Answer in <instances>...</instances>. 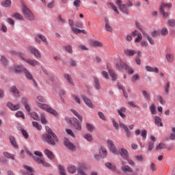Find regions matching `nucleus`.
<instances>
[{
    "label": "nucleus",
    "instance_id": "obj_13",
    "mask_svg": "<svg viewBox=\"0 0 175 175\" xmlns=\"http://www.w3.org/2000/svg\"><path fill=\"white\" fill-rule=\"evenodd\" d=\"M23 73H25V76L28 80H32L34 85L38 87V83H36V81L33 79V76H32V74H31L27 68L23 69Z\"/></svg>",
    "mask_w": 175,
    "mask_h": 175
},
{
    "label": "nucleus",
    "instance_id": "obj_54",
    "mask_svg": "<svg viewBox=\"0 0 175 175\" xmlns=\"http://www.w3.org/2000/svg\"><path fill=\"white\" fill-rule=\"evenodd\" d=\"M169 33V30H167V28L163 27L161 30V35H163V36H165V35H167Z\"/></svg>",
    "mask_w": 175,
    "mask_h": 175
},
{
    "label": "nucleus",
    "instance_id": "obj_62",
    "mask_svg": "<svg viewBox=\"0 0 175 175\" xmlns=\"http://www.w3.org/2000/svg\"><path fill=\"white\" fill-rule=\"evenodd\" d=\"M167 24H168V25H170V27H175V20L174 19L169 20L167 22Z\"/></svg>",
    "mask_w": 175,
    "mask_h": 175
},
{
    "label": "nucleus",
    "instance_id": "obj_3",
    "mask_svg": "<svg viewBox=\"0 0 175 175\" xmlns=\"http://www.w3.org/2000/svg\"><path fill=\"white\" fill-rule=\"evenodd\" d=\"M116 68L120 72H123L124 70H125L129 73V75H133V69H132V68L129 67V66H128L126 64H125V62L122 61H120L116 63Z\"/></svg>",
    "mask_w": 175,
    "mask_h": 175
},
{
    "label": "nucleus",
    "instance_id": "obj_46",
    "mask_svg": "<svg viewBox=\"0 0 175 175\" xmlns=\"http://www.w3.org/2000/svg\"><path fill=\"white\" fill-rule=\"evenodd\" d=\"M109 8H111V9L117 14H120V11L117 9V7L114 5L113 3H109Z\"/></svg>",
    "mask_w": 175,
    "mask_h": 175
},
{
    "label": "nucleus",
    "instance_id": "obj_27",
    "mask_svg": "<svg viewBox=\"0 0 175 175\" xmlns=\"http://www.w3.org/2000/svg\"><path fill=\"white\" fill-rule=\"evenodd\" d=\"M10 142L13 147L14 148H18V144H17V142H16V138L13 136H10Z\"/></svg>",
    "mask_w": 175,
    "mask_h": 175
},
{
    "label": "nucleus",
    "instance_id": "obj_57",
    "mask_svg": "<svg viewBox=\"0 0 175 175\" xmlns=\"http://www.w3.org/2000/svg\"><path fill=\"white\" fill-rule=\"evenodd\" d=\"M86 128L89 132H92V131H94V126L90 123H86Z\"/></svg>",
    "mask_w": 175,
    "mask_h": 175
},
{
    "label": "nucleus",
    "instance_id": "obj_32",
    "mask_svg": "<svg viewBox=\"0 0 175 175\" xmlns=\"http://www.w3.org/2000/svg\"><path fill=\"white\" fill-rule=\"evenodd\" d=\"M10 92H12V94H14V95H15L16 96H17V95L20 94V91L18 90V89H17L16 86L11 87L10 89Z\"/></svg>",
    "mask_w": 175,
    "mask_h": 175
},
{
    "label": "nucleus",
    "instance_id": "obj_9",
    "mask_svg": "<svg viewBox=\"0 0 175 175\" xmlns=\"http://www.w3.org/2000/svg\"><path fill=\"white\" fill-rule=\"evenodd\" d=\"M70 124L74 126L75 129L80 131H81V123L79 122V120L76 118L70 119Z\"/></svg>",
    "mask_w": 175,
    "mask_h": 175
},
{
    "label": "nucleus",
    "instance_id": "obj_48",
    "mask_svg": "<svg viewBox=\"0 0 175 175\" xmlns=\"http://www.w3.org/2000/svg\"><path fill=\"white\" fill-rule=\"evenodd\" d=\"M105 166L110 169L111 170H116V165L111 164V163H106Z\"/></svg>",
    "mask_w": 175,
    "mask_h": 175
},
{
    "label": "nucleus",
    "instance_id": "obj_34",
    "mask_svg": "<svg viewBox=\"0 0 175 175\" xmlns=\"http://www.w3.org/2000/svg\"><path fill=\"white\" fill-rule=\"evenodd\" d=\"M44 154L49 159H54V154L51 151L49 150V149L44 150Z\"/></svg>",
    "mask_w": 175,
    "mask_h": 175
},
{
    "label": "nucleus",
    "instance_id": "obj_12",
    "mask_svg": "<svg viewBox=\"0 0 175 175\" xmlns=\"http://www.w3.org/2000/svg\"><path fill=\"white\" fill-rule=\"evenodd\" d=\"M131 36L133 38H135V43H139V42H142V40L143 39V36L142 35V33L139 32L137 30H135L131 33Z\"/></svg>",
    "mask_w": 175,
    "mask_h": 175
},
{
    "label": "nucleus",
    "instance_id": "obj_30",
    "mask_svg": "<svg viewBox=\"0 0 175 175\" xmlns=\"http://www.w3.org/2000/svg\"><path fill=\"white\" fill-rule=\"evenodd\" d=\"M74 24H75V22H73V20L72 19L68 20V25H70L72 32H77L79 30L77 29V27H75Z\"/></svg>",
    "mask_w": 175,
    "mask_h": 175
},
{
    "label": "nucleus",
    "instance_id": "obj_20",
    "mask_svg": "<svg viewBox=\"0 0 175 175\" xmlns=\"http://www.w3.org/2000/svg\"><path fill=\"white\" fill-rule=\"evenodd\" d=\"M64 146L67 147V148H69V150H73L75 148H76V146L75 144H72L70 141L68 139H65L64 140Z\"/></svg>",
    "mask_w": 175,
    "mask_h": 175
},
{
    "label": "nucleus",
    "instance_id": "obj_45",
    "mask_svg": "<svg viewBox=\"0 0 175 175\" xmlns=\"http://www.w3.org/2000/svg\"><path fill=\"white\" fill-rule=\"evenodd\" d=\"M16 117H17L18 118H20V117L21 118H23V120H25V116L24 115V113H23V111H18L16 113Z\"/></svg>",
    "mask_w": 175,
    "mask_h": 175
},
{
    "label": "nucleus",
    "instance_id": "obj_44",
    "mask_svg": "<svg viewBox=\"0 0 175 175\" xmlns=\"http://www.w3.org/2000/svg\"><path fill=\"white\" fill-rule=\"evenodd\" d=\"M40 121L42 124H44V125L47 124V120L46 119V115H44V113H42L40 115Z\"/></svg>",
    "mask_w": 175,
    "mask_h": 175
},
{
    "label": "nucleus",
    "instance_id": "obj_59",
    "mask_svg": "<svg viewBox=\"0 0 175 175\" xmlns=\"http://www.w3.org/2000/svg\"><path fill=\"white\" fill-rule=\"evenodd\" d=\"M137 80H140V77H139V75H137V74L134 75L132 77V81L133 83H136L137 81Z\"/></svg>",
    "mask_w": 175,
    "mask_h": 175
},
{
    "label": "nucleus",
    "instance_id": "obj_26",
    "mask_svg": "<svg viewBox=\"0 0 175 175\" xmlns=\"http://www.w3.org/2000/svg\"><path fill=\"white\" fill-rule=\"evenodd\" d=\"M146 69L147 72H154V73H159V68H158V67L154 68L150 66H146Z\"/></svg>",
    "mask_w": 175,
    "mask_h": 175
},
{
    "label": "nucleus",
    "instance_id": "obj_21",
    "mask_svg": "<svg viewBox=\"0 0 175 175\" xmlns=\"http://www.w3.org/2000/svg\"><path fill=\"white\" fill-rule=\"evenodd\" d=\"M104 20H105V28L106 31H108V32H113V27L110 26V23H109V18L107 17H105Z\"/></svg>",
    "mask_w": 175,
    "mask_h": 175
},
{
    "label": "nucleus",
    "instance_id": "obj_53",
    "mask_svg": "<svg viewBox=\"0 0 175 175\" xmlns=\"http://www.w3.org/2000/svg\"><path fill=\"white\" fill-rule=\"evenodd\" d=\"M12 17H14L17 20H24V17L23 16V15L18 13L14 14V15H12Z\"/></svg>",
    "mask_w": 175,
    "mask_h": 175
},
{
    "label": "nucleus",
    "instance_id": "obj_19",
    "mask_svg": "<svg viewBox=\"0 0 175 175\" xmlns=\"http://www.w3.org/2000/svg\"><path fill=\"white\" fill-rule=\"evenodd\" d=\"M90 46L93 47H103V44L100 41L92 40L90 41Z\"/></svg>",
    "mask_w": 175,
    "mask_h": 175
},
{
    "label": "nucleus",
    "instance_id": "obj_36",
    "mask_svg": "<svg viewBox=\"0 0 175 175\" xmlns=\"http://www.w3.org/2000/svg\"><path fill=\"white\" fill-rule=\"evenodd\" d=\"M2 6L4 8H10L12 5V1L10 0H4V1L1 2Z\"/></svg>",
    "mask_w": 175,
    "mask_h": 175
},
{
    "label": "nucleus",
    "instance_id": "obj_55",
    "mask_svg": "<svg viewBox=\"0 0 175 175\" xmlns=\"http://www.w3.org/2000/svg\"><path fill=\"white\" fill-rule=\"evenodd\" d=\"M59 170L61 175H66V171H65V168L62 165L59 166Z\"/></svg>",
    "mask_w": 175,
    "mask_h": 175
},
{
    "label": "nucleus",
    "instance_id": "obj_31",
    "mask_svg": "<svg viewBox=\"0 0 175 175\" xmlns=\"http://www.w3.org/2000/svg\"><path fill=\"white\" fill-rule=\"evenodd\" d=\"M142 33L145 38H146L147 40H148L150 44H155V42H154V40L150 37V36L148 33H146V32L142 31Z\"/></svg>",
    "mask_w": 175,
    "mask_h": 175
},
{
    "label": "nucleus",
    "instance_id": "obj_8",
    "mask_svg": "<svg viewBox=\"0 0 175 175\" xmlns=\"http://www.w3.org/2000/svg\"><path fill=\"white\" fill-rule=\"evenodd\" d=\"M21 58H22L23 61L26 62V64H28V65H30L31 66H38V65H40V63L39 61L36 59H31L28 58L24 57V54L21 53Z\"/></svg>",
    "mask_w": 175,
    "mask_h": 175
},
{
    "label": "nucleus",
    "instance_id": "obj_16",
    "mask_svg": "<svg viewBox=\"0 0 175 175\" xmlns=\"http://www.w3.org/2000/svg\"><path fill=\"white\" fill-rule=\"evenodd\" d=\"M23 169H25L22 170V173L23 175H33L32 167L28 165H23Z\"/></svg>",
    "mask_w": 175,
    "mask_h": 175
},
{
    "label": "nucleus",
    "instance_id": "obj_49",
    "mask_svg": "<svg viewBox=\"0 0 175 175\" xmlns=\"http://www.w3.org/2000/svg\"><path fill=\"white\" fill-rule=\"evenodd\" d=\"M0 61L4 66H6L8 65V59H6V57L5 56H1Z\"/></svg>",
    "mask_w": 175,
    "mask_h": 175
},
{
    "label": "nucleus",
    "instance_id": "obj_58",
    "mask_svg": "<svg viewBox=\"0 0 175 175\" xmlns=\"http://www.w3.org/2000/svg\"><path fill=\"white\" fill-rule=\"evenodd\" d=\"M163 148H166V146H165V144H163V143L159 144L156 147V150H163Z\"/></svg>",
    "mask_w": 175,
    "mask_h": 175
},
{
    "label": "nucleus",
    "instance_id": "obj_15",
    "mask_svg": "<svg viewBox=\"0 0 175 175\" xmlns=\"http://www.w3.org/2000/svg\"><path fill=\"white\" fill-rule=\"evenodd\" d=\"M118 154H120L124 159H128L129 158V152L124 148H119Z\"/></svg>",
    "mask_w": 175,
    "mask_h": 175
},
{
    "label": "nucleus",
    "instance_id": "obj_6",
    "mask_svg": "<svg viewBox=\"0 0 175 175\" xmlns=\"http://www.w3.org/2000/svg\"><path fill=\"white\" fill-rule=\"evenodd\" d=\"M22 12H23V16L27 20L32 21V20L34 19L33 14L31 12V10L29 8H27L26 5H23Z\"/></svg>",
    "mask_w": 175,
    "mask_h": 175
},
{
    "label": "nucleus",
    "instance_id": "obj_41",
    "mask_svg": "<svg viewBox=\"0 0 175 175\" xmlns=\"http://www.w3.org/2000/svg\"><path fill=\"white\" fill-rule=\"evenodd\" d=\"M84 139L87 140L88 142H92L94 140V138L92 137V135L90 133H86L83 135Z\"/></svg>",
    "mask_w": 175,
    "mask_h": 175
},
{
    "label": "nucleus",
    "instance_id": "obj_51",
    "mask_svg": "<svg viewBox=\"0 0 175 175\" xmlns=\"http://www.w3.org/2000/svg\"><path fill=\"white\" fill-rule=\"evenodd\" d=\"M150 170L152 173H154V172H157V166L155 165V163H150Z\"/></svg>",
    "mask_w": 175,
    "mask_h": 175
},
{
    "label": "nucleus",
    "instance_id": "obj_33",
    "mask_svg": "<svg viewBox=\"0 0 175 175\" xmlns=\"http://www.w3.org/2000/svg\"><path fill=\"white\" fill-rule=\"evenodd\" d=\"M64 79L68 81V83H69V84H71V85H75V83H73L72 77H70L69 74L64 75Z\"/></svg>",
    "mask_w": 175,
    "mask_h": 175
},
{
    "label": "nucleus",
    "instance_id": "obj_60",
    "mask_svg": "<svg viewBox=\"0 0 175 175\" xmlns=\"http://www.w3.org/2000/svg\"><path fill=\"white\" fill-rule=\"evenodd\" d=\"M141 136L143 137V140L147 139V131L143 130L141 131Z\"/></svg>",
    "mask_w": 175,
    "mask_h": 175
},
{
    "label": "nucleus",
    "instance_id": "obj_50",
    "mask_svg": "<svg viewBox=\"0 0 175 175\" xmlns=\"http://www.w3.org/2000/svg\"><path fill=\"white\" fill-rule=\"evenodd\" d=\"M64 50L67 51L69 54H72L73 53V49H72V46L67 45L64 47Z\"/></svg>",
    "mask_w": 175,
    "mask_h": 175
},
{
    "label": "nucleus",
    "instance_id": "obj_4",
    "mask_svg": "<svg viewBox=\"0 0 175 175\" xmlns=\"http://www.w3.org/2000/svg\"><path fill=\"white\" fill-rule=\"evenodd\" d=\"M37 105L40 109H42V110H45L47 113H49L50 114H52V116H54V117H58L59 114L55 109L51 108L47 104H43L40 103H37Z\"/></svg>",
    "mask_w": 175,
    "mask_h": 175
},
{
    "label": "nucleus",
    "instance_id": "obj_63",
    "mask_svg": "<svg viewBox=\"0 0 175 175\" xmlns=\"http://www.w3.org/2000/svg\"><path fill=\"white\" fill-rule=\"evenodd\" d=\"M150 110L152 114H156L154 104L151 105V106L150 107Z\"/></svg>",
    "mask_w": 175,
    "mask_h": 175
},
{
    "label": "nucleus",
    "instance_id": "obj_18",
    "mask_svg": "<svg viewBox=\"0 0 175 175\" xmlns=\"http://www.w3.org/2000/svg\"><path fill=\"white\" fill-rule=\"evenodd\" d=\"M24 68L21 66H14L11 68L12 72H14V73H21L22 72H24Z\"/></svg>",
    "mask_w": 175,
    "mask_h": 175
},
{
    "label": "nucleus",
    "instance_id": "obj_52",
    "mask_svg": "<svg viewBox=\"0 0 175 175\" xmlns=\"http://www.w3.org/2000/svg\"><path fill=\"white\" fill-rule=\"evenodd\" d=\"M170 88V82H167L165 83V86L164 87L166 95L169 94Z\"/></svg>",
    "mask_w": 175,
    "mask_h": 175
},
{
    "label": "nucleus",
    "instance_id": "obj_28",
    "mask_svg": "<svg viewBox=\"0 0 175 175\" xmlns=\"http://www.w3.org/2000/svg\"><path fill=\"white\" fill-rule=\"evenodd\" d=\"M126 112V107H121L120 109L118 110V113L122 118H125L126 117L124 113Z\"/></svg>",
    "mask_w": 175,
    "mask_h": 175
},
{
    "label": "nucleus",
    "instance_id": "obj_22",
    "mask_svg": "<svg viewBox=\"0 0 175 175\" xmlns=\"http://www.w3.org/2000/svg\"><path fill=\"white\" fill-rule=\"evenodd\" d=\"M7 106L12 111H16V110H18L20 109V104H17L14 105L11 102H8L7 103Z\"/></svg>",
    "mask_w": 175,
    "mask_h": 175
},
{
    "label": "nucleus",
    "instance_id": "obj_14",
    "mask_svg": "<svg viewBox=\"0 0 175 175\" xmlns=\"http://www.w3.org/2000/svg\"><path fill=\"white\" fill-rule=\"evenodd\" d=\"M119 125L120 128H122V129L124 130L126 137L129 138L131 136H132V132L129 131V129L126 125L122 122H119Z\"/></svg>",
    "mask_w": 175,
    "mask_h": 175
},
{
    "label": "nucleus",
    "instance_id": "obj_37",
    "mask_svg": "<svg viewBox=\"0 0 175 175\" xmlns=\"http://www.w3.org/2000/svg\"><path fill=\"white\" fill-rule=\"evenodd\" d=\"M70 111H72L74 116H76V117H77L79 121H83V117L78 112H77L76 110L70 109Z\"/></svg>",
    "mask_w": 175,
    "mask_h": 175
},
{
    "label": "nucleus",
    "instance_id": "obj_10",
    "mask_svg": "<svg viewBox=\"0 0 175 175\" xmlns=\"http://www.w3.org/2000/svg\"><path fill=\"white\" fill-rule=\"evenodd\" d=\"M116 3L122 13H124V14H128V13H129L126 5L122 4V1L121 0H117Z\"/></svg>",
    "mask_w": 175,
    "mask_h": 175
},
{
    "label": "nucleus",
    "instance_id": "obj_29",
    "mask_svg": "<svg viewBox=\"0 0 175 175\" xmlns=\"http://www.w3.org/2000/svg\"><path fill=\"white\" fill-rule=\"evenodd\" d=\"M154 124L157 125V126H163V123H162V119H161L159 116L154 117Z\"/></svg>",
    "mask_w": 175,
    "mask_h": 175
},
{
    "label": "nucleus",
    "instance_id": "obj_17",
    "mask_svg": "<svg viewBox=\"0 0 175 175\" xmlns=\"http://www.w3.org/2000/svg\"><path fill=\"white\" fill-rule=\"evenodd\" d=\"M93 83L95 90H96L97 91L102 90V85H100V81H99V79L98 77H93Z\"/></svg>",
    "mask_w": 175,
    "mask_h": 175
},
{
    "label": "nucleus",
    "instance_id": "obj_43",
    "mask_svg": "<svg viewBox=\"0 0 175 175\" xmlns=\"http://www.w3.org/2000/svg\"><path fill=\"white\" fill-rule=\"evenodd\" d=\"M38 37L39 38V39H40V40H42V42L44 43V44H49V42H47V39L42 34H38Z\"/></svg>",
    "mask_w": 175,
    "mask_h": 175
},
{
    "label": "nucleus",
    "instance_id": "obj_40",
    "mask_svg": "<svg viewBox=\"0 0 175 175\" xmlns=\"http://www.w3.org/2000/svg\"><path fill=\"white\" fill-rule=\"evenodd\" d=\"M142 95L146 100H150L151 99V96H150V94L146 90H142Z\"/></svg>",
    "mask_w": 175,
    "mask_h": 175
},
{
    "label": "nucleus",
    "instance_id": "obj_25",
    "mask_svg": "<svg viewBox=\"0 0 175 175\" xmlns=\"http://www.w3.org/2000/svg\"><path fill=\"white\" fill-rule=\"evenodd\" d=\"M165 58L167 62H173L174 61V54L168 53L165 55Z\"/></svg>",
    "mask_w": 175,
    "mask_h": 175
},
{
    "label": "nucleus",
    "instance_id": "obj_47",
    "mask_svg": "<svg viewBox=\"0 0 175 175\" xmlns=\"http://www.w3.org/2000/svg\"><path fill=\"white\" fill-rule=\"evenodd\" d=\"M32 125L33 126H34V128H36V129H38V131H42V125L39 124L38 122H33Z\"/></svg>",
    "mask_w": 175,
    "mask_h": 175
},
{
    "label": "nucleus",
    "instance_id": "obj_39",
    "mask_svg": "<svg viewBox=\"0 0 175 175\" xmlns=\"http://www.w3.org/2000/svg\"><path fill=\"white\" fill-rule=\"evenodd\" d=\"M68 173H71L72 174L76 173V167L75 165H69L67 168Z\"/></svg>",
    "mask_w": 175,
    "mask_h": 175
},
{
    "label": "nucleus",
    "instance_id": "obj_2",
    "mask_svg": "<svg viewBox=\"0 0 175 175\" xmlns=\"http://www.w3.org/2000/svg\"><path fill=\"white\" fill-rule=\"evenodd\" d=\"M46 131L48 132L45 135H43L44 140L47 142L48 144H52L54 146L56 142H58V137L55 133H52L51 129L50 127L46 128Z\"/></svg>",
    "mask_w": 175,
    "mask_h": 175
},
{
    "label": "nucleus",
    "instance_id": "obj_7",
    "mask_svg": "<svg viewBox=\"0 0 175 175\" xmlns=\"http://www.w3.org/2000/svg\"><path fill=\"white\" fill-rule=\"evenodd\" d=\"M107 144L108 146V148L112 154L114 155H118V149H117V147H116V145L114 144V142L111 139L107 140Z\"/></svg>",
    "mask_w": 175,
    "mask_h": 175
},
{
    "label": "nucleus",
    "instance_id": "obj_5",
    "mask_svg": "<svg viewBox=\"0 0 175 175\" xmlns=\"http://www.w3.org/2000/svg\"><path fill=\"white\" fill-rule=\"evenodd\" d=\"M166 8H167V9H170V8H172V3H163L161 4L160 7V13L163 16V17H164V18H167L169 17V12L165 11V9H166Z\"/></svg>",
    "mask_w": 175,
    "mask_h": 175
},
{
    "label": "nucleus",
    "instance_id": "obj_64",
    "mask_svg": "<svg viewBox=\"0 0 175 175\" xmlns=\"http://www.w3.org/2000/svg\"><path fill=\"white\" fill-rule=\"evenodd\" d=\"M172 129L173 133L171 134L170 139L172 140H175V127H172Z\"/></svg>",
    "mask_w": 175,
    "mask_h": 175
},
{
    "label": "nucleus",
    "instance_id": "obj_38",
    "mask_svg": "<svg viewBox=\"0 0 175 175\" xmlns=\"http://www.w3.org/2000/svg\"><path fill=\"white\" fill-rule=\"evenodd\" d=\"M3 155L5 158H8V159H12V161H14V155L9 153L8 152H4Z\"/></svg>",
    "mask_w": 175,
    "mask_h": 175
},
{
    "label": "nucleus",
    "instance_id": "obj_61",
    "mask_svg": "<svg viewBox=\"0 0 175 175\" xmlns=\"http://www.w3.org/2000/svg\"><path fill=\"white\" fill-rule=\"evenodd\" d=\"M21 132H22V135H23V136H24L25 139H28L29 135H28V133L27 132V131H25V129H22Z\"/></svg>",
    "mask_w": 175,
    "mask_h": 175
},
{
    "label": "nucleus",
    "instance_id": "obj_56",
    "mask_svg": "<svg viewBox=\"0 0 175 175\" xmlns=\"http://www.w3.org/2000/svg\"><path fill=\"white\" fill-rule=\"evenodd\" d=\"M66 132L68 135H70L72 137H76V135H75V133H73V131L72 129H66Z\"/></svg>",
    "mask_w": 175,
    "mask_h": 175
},
{
    "label": "nucleus",
    "instance_id": "obj_35",
    "mask_svg": "<svg viewBox=\"0 0 175 175\" xmlns=\"http://www.w3.org/2000/svg\"><path fill=\"white\" fill-rule=\"evenodd\" d=\"M109 76L111 77L113 81H114L116 80V79H117V75H116V72H114V70H113L111 69H109Z\"/></svg>",
    "mask_w": 175,
    "mask_h": 175
},
{
    "label": "nucleus",
    "instance_id": "obj_24",
    "mask_svg": "<svg viewBox=\"0 0 175 175\" xmlns=\"http://www.w3.org/2000/svg\"><path fill=\"white\" fill-rule=\"evenodd\" d=\"M99 154L100 158H106L107 157V150L105 148H100L99 149Z\"/></svg>",
    "mask_w": 175,
    "mask_h": 175
},
{
    "label": "nucleus",
    "instance_id": "obj_1",
    "mask_svg": "<svg viewBox=\"0 0 175 175\" xmlns=\"http://www.w3.org/2000/svg\"><path fill=\"white\" fill-rule=\"evenodd\" d=\"M26 154H27V155L33 159L34 161L38 163H41L45 167H50V164L44 161V159L43 158V154L42 153V152L36 151L33 155L32 154L31 151L26 150Z\"/></svg>",
    "mask_w": 175,
    "mask_h": 175
},
{
    "label": "nucleus",
    "instance_id": "obj_11",
    "mask_svg": "<svg viewBox=\"0 0 175 175\" xmlns=\"http://www.w3.org/2000/svg\"><path fill=\"white\" fill-rule=\"evenodd\" d=\"M27 50L31 54H33L36 58H42V54L40 53V51H39V49L33 46H29Z\"/></svg>",
    "mask_w": 175,
    "mask_h": 175
},
{
    "label": "nucleus",
    "instance_id": "obj_42",
    "mask_svg": "<svg viewBox=\"0 0 175 175\" xmlns=\"http://www.w3.org/2000/svg\"><path fill=\"white\" fill-rule=\"evenodd\" d=\"M136 51L133 50V49H128L126 51H125V54L126 55H129V56H132V55H135V54H136Z\"/></svg>",
    "mask_w": 175,
    "mask_h": 175
},
{
    "label": "nucleus",
    "instance_id": "obj_23",
    "mask_svg": "<svg viewBox=\"0 0 175 175\" xmlns=\"http://www.w3.org/2000/svg\"><path fill=\"white\" fill-rule=\"evenodd\" d=\"M83 99L85 105L88 106V107H90V109H94V105L92 104V102L91 101V100H90L85 96H83Z\"/></svg>",
    "mask_w": 175,
    "mask_h": 175
}]
</instances>
